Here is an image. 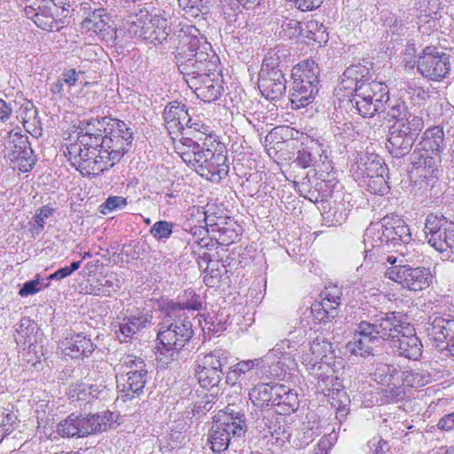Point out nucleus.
<instances>
[{"label":"nucleus","instance_id":"obj_44","mask_svg":"<svg viewBox=\"0 0 454 454\" xmlns=\"http://www.w3.org/2000/svg\"><path fill=\"white\" fill-rule=\"evenodd\" d=\"M333 205H331L327 211H325L324 217L333 225H340L346 221L348 212L350 211L349 206L340 200H334Z\"/></svg>","mask_w":454,"mask_h":454},{"label":"nucleus","instance_id":"obj_35","mask_svg":"<svg viewBox=\"0 0 454 454\" xmlns=\"http://www.w3.org/2000/svg\"><path fill=\"white\" fill-rule=\"evenodd\" d=\"M401 370L396 366L384 364L376 363L371 372L372 379L378 384L386 385L394 383L400 380Z\"/></svg>","mask_w":454,"mask_h":454},{"label":"nucleus","instance_id":"obj_51","mask_svg":"<svg viewBox=\"0 0 454 454\" xmlns=\"http://www.w3.org/2000/svg\"><path fill=\"white\" fill-rule=\"evenodd\" d=\"M175 223L165 220L157 221L150 229V234L158 241H166L173 233Z\"/></svg>","mask_w":454,"mask_h":454},{"label":"nucleus","instance_id":"obj_33","mask_svg":"<svg viewBox=\"0 0 454 454\" xmlns=\"http://www.w3.org/2000/svg\"><path fill=\"white\" fill-rule=\"evenodd\" d=\"M444 148V133L442 128L434 126L427 129L415 150L441 154Z\"/></svg>","mask_w":454,"mask_h":454},{"label":"nucleus","instance_id":"obj_12","mask_svg":"<svg viewBox=\"0 0 454 454\" xmlns=\"http://www.w3.org/2000/svg\"><path fill=\"white\" fill-rule=\"evenodd\" d=\"M423 128L422 117H413L409 122L394 123L388 129L387 150L395 158L407 155Z\"/></svg>","mask_w":454,"mask_h":454},{"label":"nucleus","instance_id":"obj_62","mask_svg":"<svg viewBox=\"0 0 454 454\" xmlns=\"http://www.w3.org/2000/svg\"><path fill=\"white\" fill-rule=\"evenodd\" d=\"M316 188L317 190V194L315 195L314 192L311 194L312 197L315 198V201H326L329 197H331L333 193V189L330 187L328 182L322 180L316 184Z\"/></svg>","mask_w":454,"mask_h":454},{"label":"nucleus","instance_id":"obj_54","mask_svg":"<svg viewBox=\"0 0 454 454\" xmlns=\"http://www.w3.org/2000/svg\"><path fill=\"white\" fill-rule=\"evenodd\" d=\"M385 174L386 173H379L363 181L372 193L384 194L388 191L389 186L385 179Z\"/></svg>","mask_w":454,"mask_h":454},{"label":"nucleus","instance_id":"obj_32","mask_svg":"<svg viewBox=\"0 0 454 454\" xmlns=\"http://www.w3.org/2000/svg\"><path fill=\"white\" fill-rule=\"evenodd\" d=\"M372 74L369 68L364 65H351L347 67L341 76V86L344 90H354L358 85L369 84Z\"/></svg>","mask_w":454,"mask_h":454},{"label":"nucleus","instance_id":"obj_57","mask_svg":"<svg viewBox=\"0 0 454 454\" xmlns=\"http://www.w3.org/2000/svg\"><path fill=\"white\" fill-rule=\"evenodd\" d=\"M53 209L49 206L42 207L34 216L33 232L39 234L43 231L45 220L51 216Z\"/></svg>","mask_w":454,"mask_h":454},{"label":"nucleus","instance_id":"obj_41","mask_svg":"<svg viewBox=\"0 0 454 454\" xmlns=\"http://www.w3.org/2000/svg\"><path fill=\"white\" fill-rule=\"evenodd\" d=\"M275 395V385L260 383L254 386L249 392V399L255 405L272 406Z\"/></svg>","mask_w":454,"mask_h":454},{"label":"nucleus","instance_id":"obj_25","mask_svg":"<svg viewBox=\"0 0 454 454\" xmlns=\"http://www.w3.org/2000/svg\"><path fill=\"white\" fill-rule=\"evenodd\" d=\"M258 88L267 99L280 98L286 90V80L283 72H260Z\"/></svg>","mask_w":454,"mask_h":454},{"label":"nucleus","instance_id":"obj_61","mask_svg":"<svg viewBox=\"0 0 454 454\" xmlns=\"http://www.w3.org/2000/svg\"><path fill=\"white\" fill-rule=\"evenodd\" d=\"M445 235H447V227L443 226L440 231L427 236V243L435 250L442 253L443 243L446 242Z\"/></svg>","mask_w":454,"mask_h":454},{"label":"nucleus","instance_id":"obj_30","mask_svg":"<svg viewBox=\"0 0 454 454\" xmlns=\"http://www.w3.org/2000/svg\"><path fill=\"white\" fill-rule=\"evenodd\" d=\"M427 335L437 346L454 336V318L435 317L426 328Z\"/></svg>","mask_w":454,"mask_h":454},{"label":"nucleus","instance_id":"obj_4","mask_svg":"<svg viewBox=\"0 0 454 454\" xmlns=\"http://www.w3.org/2000/svg\"><path fill=\"white\" fill-rule=\"evenodd\" d=\"M411 233L406 223L399 217H384L380 223H372L365 230L364 243L365 261L374 255V249L389 251L411 241Z\"/></svg>","mask_w":454,"mask_h":454},{"label":"nucleus","instance_id":"obj_26","mask_svg":"<svg viewBox=\"0 0 454 454\" xmlns=\"http://www.w3.org/2000/svg\"><path fill=\"white\" fill-rule=\"evenodd\" d=\"M412 170L425 179L437 176L442 161L441 154L414 150L411 154Z\"/></svg>","mask_w":454,"mask_h":454},{"label":"nucleus","instance_id":"obj_49","mask_svg":"<svg viewBox=\"0 0 454 454\" xmlns=\"http://www.w3.org/2000/svg\"><path fill=\"white\" fill-rule=\"evenodd\" d=\"M35 329V325L29 319H22L19 328L16 330L15 335L16 342L20 345H32L33 337L31 336Z\"/></svg>","mask_w":454,"mask_h":454},{"label":"nucleus","instance_id":"obj_60","mask_svg":"<svg viewBox=\"0 0 454 454\" xmlns=\"http://www.w3.org/2000/svg\"><path fill=\"white\" fill-rule=\"evenodd\" d=\"M127 205V200L121 196L108 197L101 205V212L106 215L118 208H122Z\"/></svg>","mask_w":454,"mask_h":454},{"label":"nucleus","instance_id":"obj_64","mask_svg":"<svg viewBox=\"0 0 454 454\" xmlns=\"http://www.w3.org/2000/svg\"><path fill=\"white\" fill-rule=\"evenodd\" d=\"M106 25V21L105 19H99L98 20H95L93 19H85L82 23L83 29L91 31L93 33L102 32L105 30Z\"/></svg>","mask_w":454,"mask_h":454},{"label":"nucleus","instance_id":"obj_63","mask_svg":"<svg viewBox=\"0 0 454 454\" xmlns=\"http://www.w3.org/2000/svg\"><path fill=\"white\" fill-rule=\"evenodd\" d=\"M145 26L142 28V33L139 39L147 41L151 43L157 44L158 43V36L156 35L155 29L148 18L145 20Z\"/></svg>","mask_w":454,"mask_h":454},{"label":"nucleus","instance_id":"obj_14","mask_svg":"<svg viewBox=\"0 0 454 454\" xmlns=\"http://www.w3.org/2000/svg\"><path fill=\"white\" fill-rule=\"evenodd\" d=\"M379 340L392 341L401 334L409 323L407 317L400 312L388 311L369 315L366 320H361Z\"/></svg>","mask_w":454,"mask_h":454},{"label":"nucleus","instance_id":"obj_7","mask_svg":"<svg viewBox=\"0 0 454 454\" xmlns=\"http://www.w3.org/2000/svg\"><path fill=\"white\" fill-rule=\"evenodd\" d=\"M309 351L312 356L303 357L302 364L309 373L317 380V386L325 391L330 390L334 380V371L331 360L334 357L333 345L325 337L317 336L310 343Z\"/></svg>","mask_w":454,"mask_h":454},{"label":"nucleus","instance_id":"obj_46","mask_svg":"<svg viewBox=\"0 0 454 454\" xmlns=\"http://www.w3.org/2000/svg\"><path fill=\"white\" fill-rule=\"evenodd\" d=\"M106 120L107 116H105L100 119L91 118L86 121H82L77 135L103 137Z\"/></svg>","mask_w":454,"mask_h":454},{"label":"nucleus","instance_id":"obj_20","mask_svg":"<svg viewBox=\"0 0 454 454\" xmlns=\"http://www.w3.org/2000/svg\"><path fill=\"white\" fill-rule=\"evenodd\" d=\"M244 436L242 426H229L228 422L214 421L209 432L208 443L214 452L221 453L226 450L231 438Z\"/></svg>","mask_w":454,"mask_h":454},{"label":"nucleus","instance_id":"obj_59","mask_svg":"<svg viewBox=\"0 0 454 454\" xmlns=\"http://www.w3.org/2000/svg\"><path fill=\"white\" fill-rule=\"evenodd\" d=\"M400 380L395 381L394 383L386 384V387L383 389V395L387 402H397L402 398L403 391L400 386Z\"/></svg>","mask_w":454,"mask_h":454},{"label":"nucleus","instance_id":"obj_55","mask_svg":"<svg viewBox=\"0 0 454 454\" xmlns=\"http://www.w3.org/2000/svg\"><path fill=\"white\" fill-rule=\"evenodd\" d=\"M317 162V157L312 152V148L303 147L297 152V156L294 161L297 166L307 168Z\"/></svg>","mask_w":454,"mask_h":454},{"label":"nucleus","instance_id":"obj_21","mask_svg":"<svg viewBox=\"0 0 454 454\" xmlns=\"http://www.w3.org/2000/svg\"><path fill=\"white\" fill-rule=\"evenodd\" d=\"M395 338L391 343L392 348L401 356L409 359L417 360L422 354V344L420 340L416 336L415 329L412 325L408 323L406 326Z\"/></svg>","mask_w":454,"mask_h":454},{"label":"nucleus","instance_id":"obj_17","mask_svg":"<svg viewBox=\"0 0 454 454\" xmlns=\"http://www.w3.org/2000/svg\"><path fill=\"white\" fill-rule=\"evenodd\" d=\"M187 85L195 92L197 97L205 102L217 100L223 91L222 80L219 74L205 72L186 81Z\"/></svg>","mask_w":454,"mask_h":454},{"label":"nucleus","instance_id":"obj_36","mask_svg":"<svg viewBox=\"0 0 454 454\" xmlns=\"http://www.w3.org/2000/svg\"><path fill=\"white\" fill-rule=\"evenodd\" d=\"M356 171L364 181L379 173H386L387 168L383 166L381 159L378 155H371L360 158L356 162Z\"/></svg>","mask_w":454,"mask_h":454},{"label":"nucleus","instance_id":"obj_18","mask_svg":"<svg viewBox=\"0 0 454 454\" xmlns=\"http://www.w3.org/2000/svg\"><path fill=\"white\" fill-rule=\"evenodd\" d=\"M25 13L31 18L35 24L46 31H59L64 27V22L59 17L60 14L54 12L42 0H32L30 5L25 7Z\"/></svg>","mask_w":454,"mask_h":454},{"label":"nucleus","instance_id":"obj_13","mask_svg":"<svg viewBox=\"0 0 454 454\" xmlns=\"http://www.w3.org/2000/svg\"><path fill=\"white\" fill-rule=\"evenodd\" d=\"M350 102L363 117H372L383 106V98L388 88L382 82L372 81L369 84L358 85L352 90Z\"/></svg>","mask_w":454,"mask_h":454},{"label":"nucleus","instance_id":"obj_31","mask_svg":"<svg viewBox=\"0 0 454 454\" xmlns=\"http://www.w3.org/2000/svg\"><path fill=\"white\" fill-rule=\"evenodd\" d=\"M382 105L380 113H385L389 119L395 120V123L409 122L411 118L419 117L408 111V106L404 101L397 98H390L388 93L383 98Z\"/></svg>","mask_w":454,"mask_h":454},{"label":"nucleus","instance_id":"obj_24","mask_svg":"<svg viewBox=\"0 0 454 454\" xmlns=\"http://www.w3.org/2000/svg\"><path fill=\"white\" fill-rule=\"evenodd\" d=\"M59 348L65 356H69L72 359H83L92 354L95 346L91 340L82 333H70L60 341Z\"/></svg>","mask_w":454,"mask_h":454},{"label":"nucleus","instance_id":"obj_37","mask_svg":"<svg viewBox=\"0 0 454 454\" xmlns=\"http://www.w3.org/2000/svg\"><path fill=\"white\" fill-rule=\"evenodd\" d=\"M261 364L262 359L260 358L243 360L231 366L229 371L226 372L225 383L231 386H235L239 380H241L247 372L255 367L261 368Z\"/></svg>","mask_w":454,"mask_h":454},{"label":"nucleus","instance_id":"obj_56","mask_svg":"<svg viewBox=\"0 0 454 454\" xmlns=\"http://www.w3.org/2000/svg\"><path fill=\"white\" fill-rule=\"evenodd\" d=\"M445 217L438 216L436 215L430 214L427 216L425 223V233L426 237L434 234V231H440L443 226L449 223Z\"/></svg>","mask_w":454,"mask_h":454},{"label":"nucleus","instance_id":"obj_28","mask_svg":"<svg viewBox=\"0 0 454 454\" xmlns=\"http://www.w3.org/2000/svg\"><path fill=\"white\" fill-rule=\"evenodd\" d=\"M121 288V281L114 273L89 280L85 286V293L94 296H111Z\"/></svg>","mask_w":454,"mask_h":454},{"label":"nucleus","instance_id":"obj_6","mask_svg":"<svg viewBox=\"0 0 454 454\" xmlns=\"http://www.w3.org/2000/svg\"><path fill=\"white\" fill-rule=\"evenodd\" d=\"M320 69L313 59H306L292 70L293 87L289 93L292 107L309 106L318 91Z\"/></svg>","mask_w":454,"mask_h":454},{"label":"nucleus","instance_id":"obj_5","mask_svg":"<svg viewBox=\"0 0 454 454\" xmlns=\"http://www.w3.org/2000/svg\"><path fill=\"white\" fill-rule=\"evenodd\" d=\"M103 138L77 135L74 142L67 145V155L72 165L82 175H98L114 166L112 160L101 159L102 153H108L103 147Z\"/></svg>","mask_w":454,"mask_h":454},{"label":"nucleus","instance_id":"obj_34","mask_svg":"<svg viewBox=\"0 0 454 454\" xmlns=\"http://www.w3.org/2000/svg\"><path fill=\"white\" fill-rule=\"evenodd\" d=\"M143 358L133 354L125 353L119 358V362L114 365L116 374L129 375L131 373L148 372Z\"/></svg>","mask_w":454,"mask_h":454},{"label":"nucleus","instance_id":"obj_15","mask_svg":"<svg viewBox=\"0 0 454 454\" xmlns=\"http://www.w3.org/2000/svg\"><path fill=\"white\" fill-rule=\"evenodd\" d=\"M450 55L434 46L423 49L418 60V70L428 80L438 82L445 78L450 71Z\"/></svg>","mask_w":454,"mask_h":454},{"label":"nucleus","instance_id":"obj_45","mask_svg":"<svg viewBox=\"0 0 454 454\" xmlns=\"http://www.w3.org/2000/svg\"><path fill=\"white\" fill-rule=\"evenodd\" d=\"M286 57V50L270 49L263 59L260 72H283L281 64Z\"/></svg>","mask_w":454,"mask_h":454},{"label":"nucleus","instance_id":"obj_8","mask_svg":"<svg viewBox=\"0 0 454 454\" xmlns=\"http://www.w3.org/2000/svg\"><path fill=\"white\" fill-rule=\"evenodd\" d=\"M397 258L394 255L380 257L376 262L383 267L385 276L410 291L418 292L427 289L432 282L429 269L412 268L408 264H395Z\"/></svg>","mask_w":454,"mask_h":454},{"label":"nucleus","instance_id":"obj_9","mask_svg":"<svg viewBox=\"0 0 454 454\" xmlns=\"http://www.w3.org/2000/svg\"><path fill=\"white\" fill-rule=\"evenodd\" d=\"M114 414L104 411L96 414L71 413L58 425L57 433L62 437L82 438L98 432L106 431L114 423Z\"/></svg>","mask_w":454,"mask_h":454},{"label":"nucleus","instance_id":"obj_39","mask_svg":"<svg viewBox=\"0 0 454 454\" xmlns=\"http://www.w3.org/2000/svg\"><path fill=\"white\" fill-rule=\"evenodd\" d=\"M195 377L203 388H212L217 387L222 380L223 372L207 367L204 364L197 363L195 367Z\"/></svg>","mask_w":454,"mask_h":454},{"label":"nucleus","instance_id":"obj_19","mask_svg":"<svg viewBox=\"0 0 454 454\" xmlns=\"http://www.w3.org/2000/svg\"><path fill=\"white\" fill-rule=\"evenodd\" d=\"M119 322V331L116 332L117 338L121 342H126L128 339L132 338L137 333L151 324L153 315L150 310H141L139 309L127 310L122 317H117Z\"/></svg>","mask_w":454,"mask_h":454},{"label":"nucleus","instance_id":"obj_23","mask_svg":"<svg viewBox=\"0 0 454 454\" xmlns=\"http://www.w3.org/2000/svg\"><path fill=\"white\" fill-rule=\"evenodd\" d=\"M148 372L131 373L129 375L116 374L118 399L123 402L139 397L144 393L147 382Z\"/></svg>","mask_w":454,"mask_h":454},{"label":"nucleus","instance_id":"obj_58","mask_svg":"<svg viewBox=\"0 0 454 454\" xmlns=\"http://www.w3.org/2000/svg\"><path fill=\"white\" fill-rule=\"evenodd\" d=\"M213 231H216L218 233V236H215V239L222 245L231 244L238 237V233L236 232V231L228 226L220 227L216 225L215 229H213Z\"/></svg>","mask_w":454,"mask_h":454},{"label":"nucleus","instance_id":"obj_43","mask_svg":"<svg viewBox=\"0 0 454 454\" xmlns=\"http://www.w3.org/2000/svg\"><path fill=\"white\" fill-rule=\"evenodd\" d=\"M220 422H228L229 426H242L244 429V434L247 431V424L246 420V416L242 407L237 406L235 404H228L223 411V415L217 419Z\"/></svg>","mask_w":454,"mask_h":454},{"label":"nucleus","instance_id":"obj_47","mask_svg":"<svg viewBox=\"0 0 454 454\" xmlns=\"http://www.w3.org/2000/svg\"><path fill=\"white\" fill-rule=\"evenodd\" d=\"M178 305V314H184L185 309L199 310L202 303L200 297L192 290L184 292L183 298L178 302H171L168 307H175Z\"/></svg>","mask_w":454,"mask_h":454},{"label":"nucleus","instance_id":"obj_22","mask_svg":"<svg viewBox=\"0 0 454 454\" xmlns=\"http://www.w3.org/2000/svg\"><path fill=\"white\" fill-rule=\"evenodd\" d=\"M379 342L375 335L360 321L356 325L354 339L347 344V348L351 355L368 358L374 356L373 346Z\"/></svg>","mask_w":454,"mask_h":454},{"label":"nucleus","instance_id":"obj_1","mask_svg":"<svg viewBox=\"0 0 454 454\" xmlns=\"http://www.w3.org/2000/svg\"><path fill=\"white\" fill-rule=\"evenodd\" d=\"M196 139L182 137L174 142L175 152L200 176L219 183L230 170L224 144L212 135Z\"/></svg>","mask_w":454,"mask_h":454},{"label":"nucleus","instance_id":"obj_10","mask_svg":"<svg viewBox=\"0 0 454 454\" xmlns=\"http://www.w3.org/2000/svg\"><path fill=\"white\" fill-rule=\"evenodd\" d=\"M294 347L289 340L277 343L263 357H262L261 372L267 379H285L293 374L297 364L293 352Z\"/></svg>","mask_w":454,"mask_h":454},{"label":"nucleus","instance_id":"obj_16","mask_svg":"<svg viewBox=\"0 0 454 454\" xmlns=\"http://www.w3.org/2000/svg\"><path fill=\"white\" fill-rule=\"evenodd\" d=\"M5 149V158L13 163V168H17L21 172H27L35 164L27 137L15 133L10 137Z\"/></svg>","mask_w":454,"mask_h":454},{"label":"nucleus","instance_id":"obj_52","mask_svg":"<svg viewBox=\"0 0 454 454\" xmlns=\"http://www.w3.org/2000/svg\"><path fill=\"white\" fill-rule=\"evenodd\" d=\"M149 19L158 36V43L160 44L167 40L171 31L169 21L159 14H154L153 16L150 14Z\"/></svg>","mask_w":454,"mask_h":454},{"label":"nucleus","instance_id":"obj_29","mask_svg":"<svg viewBox=\"0 0 454 454\" xmlns=\"http://www.w3.org/2000/svg\"><path fill=\"white\" fill-rule=\"evenodd\" d=\"M286 24L295 27L294 31L290 33V37L301 36L319 43L327 40L325 27L317 20H311L301 24L296 20H291Z\"/></svg>","mask_w":454,"mask_h":454},{"label":"nucleus","instance_id":"obj_11","mask_svg":"<svg viewBox=\"0 0 454 454\" xmlns=\"http://www.w3.org/2000/svg\"><path fill=\"white\" fill-rule=\"evenodd\" d=\"M103 137V147L107 148L108 153L103 152L100 158L112 160L114 165L128 152L133 141V133L124 121L107 117Z\"/></svg>","mask_w":454,"mask_h":454},{"label":"nucleus","instance_id":"obj_50","mask_svg":"<svg viewBox=\"0 0 454 454\" xmlns=\"http://www.w3.org/2000/svg\"><path fill=\"white\" fill-rule=\"evenodd\" d=\"M180 7L191 17L197 18L208 12L207 0H177Z\"/></svg>","mask_w":454,"mask_h":454},{"label":"nucleus","instance_id":"obj_48","mask_svg":"<svg viewBox=\"0 0 454 454\" xmlns=\"http://www.w3.org/2000/svg\"><path fill=\"white\" fill-rule=\"evenodd\" d=\"M184 105H182L179 102L174 101L170 102L164 110L163 117L166 123V127L168 129L169 133L175 131V121L177 116L183 115L184 116Z\"/></svg>","mask_w":454,"mask_h":454},{"label":"nucleus","instance_id":"obj_2","mask_svg":"<svg viewBox=\"0 0 454 454\" xmlns=\"http://www.w3.org/2000/svg\"><path fill=\"white\" fill-rule=\"evenodd\" d=\"M176 36L179 44L176 60L179 72L186 81L205 72L215 74L219 58L200 30L188 20L180 21Z\"/></svg>","mask_w":454,"mask_h":454},{"label":"nucleus","instance_id":"obj_42","mask_svg":"<svg viewBox=\"0 0 454 454\" xmlns=\"http://www.w3.org/2000/svg\"><path fill=\"white\" fill-rule=\"evenodd\" d=\"M229 362V353L222 348H216L211 352L199 356L197 363L206 365L208 368L216 371H222Z\"/></svg>","mask_w":454,"mask_h":454},{"label":"nucleus","instance_id":"obj_3","mask_svg":"<svg viewBox=\"0 0 454 454\" xmlns=\"http://www.w3.org/2000/svg\"><path fill=\"white\" fill-rule=\"evenodd\" d=\"M192 335V324L188 317L178 314V305L168 307L157 334V340L162 345L159 352L160 361L168 364L178 360L181 350Z\"/></svg>","mask_w":454,"mask_h":454},{"label":"nucleus","instance_id":"obj_27","mask_svg":"<svg viewBox=\"0 0 454 454\" xmlns=\"http://www.w3.org/2000/svg\"><path fill=\"white\" fill-rule=\"evenodd\" d=\"M297 393L290 387L281 385H275V395L272 406L276 407L275 411L280 415H290L299 407Z\"/></svg>","mask_w":454,"mask_h":454},{"label":"nucleus","instance_id":"obj_38","mask_svg":"<svg viewBox=\"0 0 454 454\" xmlns=\"http://www.w3.org/2000/svg\"><path fill=\"white\" fill-rule=\"evenodd\" d=\"M150 12L146 9H140L138 12L129 13L123 20V29L129 37L139 38L142 28L145 26V20H148Z\"/></svg>","mask_w":454,"mask_h":454},{"label":"nucleus","instance_id":"obj_53","mask_svg":"<svg viewBox=\"0 0 454 454\" xmlns=\"http://www.w3.org/2000/svg\"><path fill=\"white\" fill-rule=\"evenodd\" d=\"M312 311L317 312L316 317L320 321H324L325 318H334L338 316V307L329 302V299L323 298L320 304L312 307Z\"/></svg>","mask_w":454,"mask_h":454},{"label":"nucleus","instance_id":"obj_40","mask_svg":"<svg viewBox=\"0 0 454 454\" xmlns=\"http://www.w3.org/2000/svg\"><path fill=\"white\" fill-rule=\"evenodd\" d=\"M400 380L408 387H421L430 383L433 377L427 370L416 368L401 371Z\"/></svg>","mask_w":454,"mask_h":454}]
</instances>
